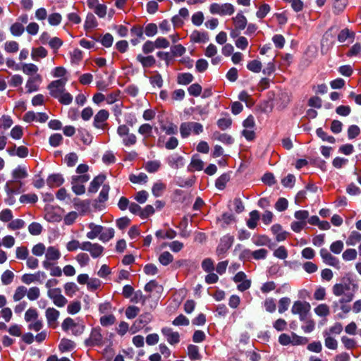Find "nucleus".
I'll list each match as a JSON object with an SVG mask.
<instances>
[{
  "label": "nucleus",
  "mask_w": 361,
  "mask_h": 361,
  "mask_svg": "<svg viewBox=\"0 0 361 361\" xmlns=\"http://www.w3.org/2000/svg\"><path fill=\"white\" fill-rule=\"evenodd\" d=\"M28 176L25 167L18 166L12 171V177L14 180H9L6 183L5 190L8 195H12L16 192L14 187L15 183H19L20 185L22 183L20 181L21 179L27 178Z\"/></svg>",
  "instance_id": "obj_1"
},
{
  "label": "nucleus",
  "mask_w": 361,
  "mask_h": 361,
  "mask_svg": "<svg viewBox=\"0 0 361 361\" xmlns=\"http://www.w3.org/2000/svg\"><path fill=\"white\" fill-rule=\"evenodd\" d=\"M203 131V126L197 122H184L180 124V133L183 137H188L191 133L199 135Z\"/></svg>",
  "instance_id": "obj_2"
},
{
  "label": "nucleus",
  "mask_w": 361,
  "mask_h": 361,
  "mask_svg": "<svg viewBox=\"0 0 361 361\" xmlns=\"http://www.w3.org/2000/svg\"><path fill=\"white\" fill-rule=\"evenodd\" d=\"M61 328L65 331H71L75 336L81 335L85 329L82 323L75 322L72 318L68 317L63 320Z\"/></svg>",
  "instance_id": "obj_3"
},
{
  "label": "nucleus",
  "mask_w": 361,
  "mask_h": 361,
  "mask_svg": "<svg viewBox=\"0 0 361 361\" xmlns=\"http://www.w3.org/2000/svg\"><path fill=\"white\" fill-rule=\"evenodd\" d=\"M45 259L42 262L44 268H49L51 263H56L61 257V254L59 249L55 246H49L45 251Z\"/></svg>",
  "instance_id": "obj_4"
},
{
  "label": "nucleus",
  "mask_w": 361,
  "mask_h": 361,
  "mask_svg": "<svg viewBox=\"0 0 361 361\" xmlns=\"http://www.w3.org/2000/svg\"><path fill=\"white\" fill-rule=\"evenodd\" d=\"M66 82L67 80L65 78L51 82L47 87V89L49 90L50 95L55 99L59 97V96L66 90L65 85Z\"/></svg>",
  "instance_id": "obj_5"
},
{
  "label": "nucleus",
  "mask_w": 361,
  "mask_h": 361,
  "mask_svg": "<svg viewBox=\"0 0 361 361\" xmlns=\"http://www.w3.org/2000/svg\"><path fill=\"white\" fill-rule=\"evenodd\" d=\"M209 11L212 14H219L221 16L223 15H232L235 8L234 6L228 3H226L224 4H219L216 3L212 4L209 6Z\"/></svg>",
  "instance_id": "obj_6"
},
{
  "label": "nucleus",
  "mask_w": 361,
  "mask_h": 361,
  "mask_svg": "<svg viewBox=\"0 0 361 361\" xmlns=\"http://www.w3.org/2000/svg\"><path fill=\"white\" fill-rule=\"evenodd\" d=\"M47 295L59 307H64L68 302L67 299L61 294V290L59 288L48 290Z\"/></svg>",
  "instance_id": "obj_7"
},
{
  "label": "nucleus",
  "mask_w": 361,
  "mask_h": 361,
  "mask_svg": "<svg viewBox=\"0 0 361 361\" xmlns=\"http://www.w3.org/2000/svg\"><path fill=\"white\" fill-rule=\"evenodd\" d=\"M109 116V114L107 110H99L94 116L93 126L97 129H106L108 126L106 121Z\"/></svg>",
  "instance_id": "obj_8"
},
{
  "label": "nucleus",
  "mask_w": 361,
  "mask_h": 361,
  "mask_svg": "<svg viewBox=\"0 0 361 361\" xmlns=\"http://www.w3.org/2000/svg\"><path fill=\"white\" fill-rule=\"evenodd\" d=\"M310 305L307 302L296 301L294 302L291 312L293 314H299L300 319L304 321L310 311Z\"/></svg>",
  "instance_id": "obj_9"
},
{
  "label": "nucleus",
  "mask_w": 361,
  "mask_h": 361,
  "mask_svg": "<svg viewBox=\"0 0 361 361\" xmlns=\"http://www.w3.org/2000/svg\"><path fill=\"white\" fill-rule=\"evenodd\" d=\"M82 250L87 251L93 258L100 257L104 251V247L98 243H92L90 241L82 242Z\"/></svg>",
  "instance_id": "obj_10"
},
{
  "label": "nucleus",
  "mask_w": 361,
  "mask_h": 361,
  "mask_svg": "<svg viewBox=\"0 0 361 361\" xmlns=\"http://www.w3.org/2000/svg\"><path fill=\"white\" fill-rule=\"evenodd\" d=\"M49 119V116L46 113H35L30 111L25 114L23 121L27 123L32 121H38L39 123H45Z\"/></svg>",
  "instance_id": "obj_11"
},
{
  "label": "nucleus",
  "mask_w": 361,
  "mask_h": 361,
  "mask_svg": "<svg viewBox=\"0 0 361 361\" xmlns=\"http://www.w3.org/2000/svg\"><path fill=\"white\" fill-rule=\"evenodd\" d=\"M152 315L149 312H146L140 315L139 318L134 322L132 326L131 329H135L133 333H135L145 327L152 321Z\"/></svg>",
  "instance_id": "obj_12"
},
{
  "label": "nucleus",
  "mask_w": 361,
  "mask_h": 361,
  "mask_svg": "<svg viewBox=\"0 0 361 361\" xmlns=\"http://www.w3.org/2000/svg\"><path fill=\"white\" fill-rule=\"evenodd\" d=\"M42 81V78L39 74H36L35 75L30 76L27 79L25 85L27 92L31 93L32 92L37 91L39 90V87Z\"/></svg>",
  "instance_id": "obj_13"
},
{
  "label": "nucleus",
  "mask_w": 361,
  "mask_h": 361,
  "mask_svg": "<svg viewBox=\"0 0 361 361\" xmlns=\"http://www.w3.org/2000/svg\"><path fill=\"white\" fill-rule=\"evenodd\" d=\"M233 281L235 283H239L238 285V289L242 292L250 288V287L251 286V281L246 279V275L243 271L238 272L235 275V276L233 278Z\"/></svg>",
  "instance_id": "obj_14"
},
{
  "label": "nucleus",
  "mask_w": 361,
  "mask_h": 361,
  "mask_svg": "<svg viewBox=\"0 0 361 361\" xmlns=\"http://www.w3.org/2000/svg\"><path fill=\"white\" fill-rule=\"evenodd\" d=\"M233 243V238L230 235H224L221 238L220 243L216 248V254L220 256L226 253L231 247Z\"/></svg>",
  "instance_id": "obj_15"
},
{
  "label": "nucleus",
  "mask_w": 361,
  "mask_h": 361,
  "mask_svg": "<svg viewBox=\"0 0 361 361\" xmlns=\"http://www.w3.org/2000/svg\"><path fill=\"white\" fill-rule=\"evenodd\" d=\"M320 256L323 262L330 266L338 267L339 265L338 259L333 256L326 248H322L319 251Z\"/></svg>",
  "instance_id": "obj_16"
},
{
  "label": "nucleus",
  "mask_w": 361,
  "mask_h": 361,
  "mask_svg": "<svg viewBox=\"0 0 361 361\" xmlns=\"http://www.w3.org/2000/svg\"><path fill=\"white\" fill-rule=\"evenodd\" d=\"M46 278V274L43 271H37L34 274H25L22 276V281L25 284H30L34 282L42 283V279Z\"/></svg>",
  "instance_id": "obj_17"
},
{
  "label": "nucleus",
  "mask_w": 361,
  "mask_h": 361,
  "mask_svg": "<svg viewBox=\"0 0 361 361\" xmlns=\"http://www.w3.org/2000/svg\"><path fill=\"white\" fill-rule=\"evenodd\" d=\"M103 337L99 328H94L92 330L90 338L86 341L89 345H99L102 343Z\"/></svg>",
  "instance_id": "obj_18"
},
{
  "label": "nucleus",
  "mask_w": 361,
  "mask_h": 361,
  "mask_svg": "<svg viewBox=\"0 0 361 361\" xmlns=\"http://www.w3.org/2000/svg\"><path fill=\"white\" fill-rule=\"evenodd\" d=\"M190 39L193 43H205L209 40V35L206 32L194 30L190 35Z\"/></svg>",
  "instance_id": "obj_19"
},
{
  "label": "nucleus",
  "mask_w": 361,
  "mask_h": 361,
  "mask_svg": "<svg viewBox=\"0 0 361 361\" xmlns=\"http://www.w3.org/2000/svg\"><path fill=\"white\" fill-rule=\"evenodd\" d=\"M169 165L173 169H178L183 166V157L178 154H173L167 158Z\"/></svg>",
  "instance_id": "obj_20"
},
{
  "label": "nucleus",
  "mask_w": 361,
  "mask_h": 361,
  "mask_svg": "<svg viewBox=\"0 0 361 361\" xmlns=\"http://www.w3.org/2000/svg\"><path fill=\"white\" fill-rule=\"evenodd\" d=\"M59 315V311L54 307H49L45 312V316L49 326H54L56 324Z\"/></svg>",
  "instance_id": "obj_21"
},
{
  "label": "nucleus",
  "mask_w": 361,
  "mask_h": 361,
  "mask_svg": "<svg viewBox=\"0 0 361 361\" xmlns=\"http://www.w3.org/2000/svg\"><path fill=\"white\" fill-rule=\"evenodd\" d=\"M162 334L166 337L167 341L170 344H176L179 342V334L174 332L170 328H163L161 329Z\"/></svg>",
  "instance_id": "obj_22"
},
{
  "label": "nucleus",
  "mask_w": 361,
  "mask_h": 361,
  "mask_svg": "<svg viewBox=\"0 0 361 361\" xmlns=\"http://www.w3.org/2000/svg\"><path fill=\"white\" fill-rule=\"evenodd\" d=\"M87 227L90 229V231L87 233V238L90 240L95 239L103 231L102 226L97 225L94 223H90Z\"/></svg>",
  "instance_id": "obj_23"
},
{
  "label": "nucleus",
  "mask_w": 361,
  "mask_h": 361,
  "mask_svg": "<svg viewBox=\"0 0 361 361\" xmlns=\"http://www.w3.org/2000/svg\"><path fill=\"white\" fill-rule=\"evenodd\" d=\"M271 230L276 235V240L278 242L283 241L286 239L288 234V232L283 231L282 227L279 224H274L271 226Z\"/></svg>",
  "instance_id": "obj_24"
},
{
  "label": "nucleus",
  "mask_w": 361,
  "mask_h": 361,
  "mask_svg": "<svg viewBox=\"0 0 361 361\" xmlns=\"http://www.w3.org/2000/svg\"><path fill=\"white\" fill-rule=\"evenodd\" d=\"M106 179L104 175H99L96 176L90 183L88 191L90 192H96L101 185H102Z\"/></svg>",
  "instance_id": "obj_25"
},
{
  "label": "nucleus",
  "mask_w": 361,
  "mask_h": 361,
  "mask_svg": "<svg viewBox=\"0 0 361 361\" xmlns=\"http://www.w3.org/2000/svg\"><path fill=\"white\" fill-rule=\"evenodd\" d=\"M232 20L236 29L242 30L245 28L247 21L245 16L243 13H238L235 17L233 18Z\"/></svg>",
  "instance_id": "obj_26"
},
{
  "label": "nucleus",
  "mask_w": 361,
  "mask_h": 361,
  "mask_svg": "<svg viewBox=\"0 0 361 361\" xmlns=\"http://www.w3.org/2000/svg\"><path fill=\"white\" fill-rule=\"evenodd\" d=\"M63 182L64 179L62 175L59 173L50 175L47 180V183L50 187H59L61 185Z\"/></svg>",
  "instance_id": "obj_27"
},
{
  "label": "nucleus",
  "mask_w": 361,
  "mask_h": 361,
  "mask_svg": "<svg viewBox=\"0 0 361 361\" xmlns=\"http://www.w3.org/2000/svg\"><path fill=\"white\" fill-rule=\"evenodd\" d=\"M47 54V50L43 47L32 48L31 51V57L35 61H38L39 59L45 58Z\"/></svg>",
  "instance_id": "obj_28"
},
{
  "label": "nucleus",
  "mask_w": 361,
  "mask_h": 361,
  "mask_svg": "<svg viewBox=\"0 0 361 361\" xmlns=\"http://www.w3.org/2000/svg\"><path fill=\"white\" fill-rule=\"evenodd\" d=\"M137 60L142 64L144 68L152 67L156 63V59L153 56H144L141 54H138L137 56Z\"/></svg>",
  "instance_id": "obj_29"
},
{
  "label": "nucleus",
  "mask_w": 361,
  "mask_h": 361,
  "mask_svg": "<svg viewBox=\"0 0 361 361\" xmlns=\"http://www.w3.org/2000/svg\"><path fill=\"white\" fill-rule=\"evenodd\" d=\"M22 71L27 75L32 76L37 74L38 67L34 63H23L20 68Z\"/></svg>",
  "instance_id": "obj_30"
},
{
  "label": "nucleus",
  "mask_w": 361,
  "mask_h": 361,
  "mask_svg": "<svg viewBox=\"0 0 361 361\" xmlns=\"http://www.w3.org/2000/svg\"><path fill=\"white\" fill-rule=\"evenodd\" d=\"M166 188V184L159 180L153 185L152 192L155 197H160L162 195Z\"/></svg>",
  "instance_id": "obj_31"
},
{
  "label": "nucleus",
  "mask_w": 361,
  "mask_h": 361,
  "mask_svg": "<svg viewBox=\"0 0 361 361\" xmlns=\"http://www.w3.org/2000/svg\"><path fill=\"white\" fill-rule=\"evenodd\" d=\"M324 337V345L325 346L331 350H336L338 347V341L336 338H333L331 335H329L327 333H323Z\"/></svg>",
  "instance_id": "obj_32"
},
{
  "label": "nucleus",
  "mask_w": 361,
  "mask_h": 361,
  "mask_svg": "<svg viewBox=\"0 0 361 361\" xmlns=\"http://www.w3.org/2000/svg\"><path fill=\"white\" fill-rule=\"evenodd\" d=\"M204 165V162L200 159L197 157H193L189 165L188 170L190 171H201L203 169Z\"/></svg>",
  "instance_id": "obj_33"
},
{
  "label": "nucleus",
  "mask_w": 361,
  "mask_h": 361,
  "mask_svg": "<svg viewBox=\"0 0 361 361\" xmlns=\"http://www.w3.org/2000/svg\"><path fill=\"white\" fill-rule=\"evenodd\" d=\"M259 219V214L258 211L254 210L250 213V219L247 221V226L253 229L257 226V221Z\"/></svg>",
  "instance_id": "obj_34"
},
{
  "label": "nucleus",
  "mask_w": 361,
  "mask_h": 361,
  "mask_svg": "<svg viewBox=\"0 0 361 361\" xmlns=\"http://www.w3.org/2000/svg\"><path fill=\"white\" fill-rule=\"evenodd\" d=\"M193 75L189 73H180L177 78V82L180 85H188L193 80Z\"/></svg>",
  "instance_id": "obj_35"
},
{
  "label": "nucleus",
  "mask_w": 361,
  "mask_h": 361,
  "mask_svg": "<svg viewBox=\"0 0 361 361\" xmlns=\"http://www.w3.org/2000/svg\"><path fill=\"white\" fill-rule=\"evenodd\" d=\"M350 289L347 284L336 283L333 286V293L336 296H341Z\"/></svg>",
  "instance_id": "obj_36"
},
{
  "label": "nucleus",
  "mask_w": 361,
  "mask_h": 361,
  "mask_svg": "<svg viewBox=\"0 0 361 361\" xmlns=\"http://www.w3.org/2000/svg\"><path fill=\"white\" fill-rule=\"evenodd\" d=\"M244 252H250L252 257L257 260L264 259L267 257L268 254V250L264 248H261L253 252H250V250H245Z\"/></svg>",
  "instance_id": "obj_37"
},
{
  "label": "nucleus",
  "mask_w": 361,
  "mask_h": 361,
  "mask_svg": "<svg viewBox=\"0 0 361 361\" xmlns=\"http://www.w3.org/2000/svg\"><path fill=\"white\" fill-rule=\"evenodd\" d=\"M78 161V156L75 152L66 154L64 157V162L68 167H73Z\"/></svg>",
  "instance_id": "obj_38"
},
{
  "label": "nucleus",
  "mask_w": 361,
  "mask_h": 361,
  "mask_svg": "<svg viewBox=\"0 0 361 361\" xmlns=\"http://www.w3.org/2000/svg\"><path fill=\"white\" fill-rule=\"evenodd\" d=\"M10 31L13 35L19 37L22 35V34L24 32L25 27L24 25H22V23H20V22L16 21L11 26Z\"/></svg>",
  "instance_id": "obj_39"
},
{
  "label": "nucleus",
  "mask_w": 361,
  "mask_h": 361,
  "mask_svg": "<svg viewBox=\"0 0 361 361\" xmlns=\"http://www.w3.org/2000/svg\"><path fill=\"white\" fill-rule=\"evenodd\" d=\"M247 68L253 73H259L262 70V64L260 61L255 59L247 63Z\"/></svg>",
  "instance_id": "obj_40"
},
{
  "label": "nucleus",
  "mask_w": 361,
  "mask_h": 361,
  "mask_svg": "<svg viewBox=\"0 0 361 361\" xmlns=\"http://www.w3.org/2000/svg\"><path fill=\"white\" fill-rule=\"evenodd\" d=\"M214 136L219 141L227 145H231L233 142V137L230 135H228L226 133H220L219 132H216L214 134Z\"/></svg>",
  "instance_id": "obj_41"
},
{
  "label": "nucleus",
  "mask_w": 361,
  "mask_h": 361,
  "mask_svg": "<svg viewBox=\"0 0 361 361\" xmlns=\"http://www.w3.org/2000/svg\"><path fill=\"white\" fill-rule=\"evenodd\" d=\"M188 221V217L184 216L179 224L178 227L180 228V235L182 238H188L190 235V232L187 230Z\"/></svg>",
  "instance_id": "obj_42"
},
{
  "label": "nucleus",
  "mask_w": 361,
  "mask_h": 361,
  "mask_svg": "<svg viewBox=\"0 0 361 361\" xmlns=\"http://www.w3.org/2000/svg\"><path fill=\"white\" fill-rule=\"evenodd\" d=\"M173 260V255L168 251L162 252L159 257V262L164 266L169 265Z\"/></svg>",
  "instance_id": "obj_43"
},
{
  "label": "nucleus",
  "mask_w": 361,
  "mask_h": 361,
  "mask_svg": "<svg viewBox=\"0 0 361 361\" xmlns=\"http://www.w3.org/2000/svg\"><path fill=\"white\" fill-rule=\"evenodd\" d=\"M161 166V163L159 161H149L145 164V169L149 173H154L157 172Z\"/></svg>",
  "instance_id": "obj_44"
},
{
  "label": "nucleus",
  "mask_w": 361,
  "mask_h": 361,
  "mask_svg": "<svg viewBox=\"0 0 361 361\" xmlns=\"http://www.w3.org/2000/svg\"><path fill=\"white\" fill-rule=\"evenodd\" d=\"M361 240V234L357 231H352L348 236L346 244L348 245H355Z\"/></svg>",
  "instance_id": "obj_45"
},
{
  "label": "nucleus",
  "mask_w": 361,
  "mask_h": 361,
  "mask_svg": "<svg viewBox=\"0 0 361 361\" xmlns=\"http://www.w3.org/2000/svg\"><path fill=\"white\" fill-rule=\"evenodd\" d=\"M27 293V288L20 286L16 288L15 293L13 295V299L15 302L20 301L21 299H23Z\"/></svg>",
  "instance_id": "obj_46"
},
{
  "label": "nucleus",
  "mask_w": 361,
  "mask_h": 361,
  "mask_svg": "<svg viewBox=\"0 0 361 361\" xmlns=\"http://www.w3.org/2000/svg\"><path fill=\"white\" fill-rule=\"evenodd\" d=\"M64 290L66 295L72 297L78 290V288L75 283L68 282L64 285Z\"/></svg>",
  "instance_id": "obj_47"
},
{
  "label": "nucleus",
  "mask_w": 361,
  "mask_h": 361,
  "mask_svg": "<svg viewBox=\"0 0 361 361\" xmlns=\"http://www.w3.org/2000/svg\"><path fill=\"white\" fill-rule=\"evenodd\" d=\"M314 312L319 317H326L329 314V307L326 304H320L314 308Z\"/></svg>",
  "instance_id": "obj_48"
},
{
  "label": "nucleus",
  "mask_w": 361,
  "mask_h": 361,
  "mask_svg": "<svg viewBox=\"0 0 361 361\" xmlns=\"http://www.w3.org/2000/svg\"><path fill=\"white\" fill-rule=\"evenodd\" d=\"M97 25V21L95 16L92 13L87 15L84 27L86 30L92 29Z\"/></svg>",
  "instance_id": "obj_49"
},
{
  "label": "nucleus",
  "mask_w": 361,
  "mask_h": 361,
  "mask_svg": "<svg viewBox=\"0 0 361 361\" xmlns=\"http://www.w3.org/2000/svg\"><path fill=\"white\" fill-rule=\"evenodd\" d=\"M341 343L347 349L351 350L357 347V342L354 338L343 336L341 337Z\"/></svg>",
  "instance_id": "obj_50"
},
{
  "label": "nucleus",
  "mask_w": 361,
  "mask_h": 361,
  "mask_svg": "<svg viewBox=\"0 0 361 361\" xmlns=\"http://www.w3.org/2000/svg\"><path fill=\"white\" fill-rule=\"evenodd\" d=\"M230 180V176L227 173H224L219 176L216 180V186L219 190H222L226 187V183Z\"/></svg>",
  "instance_id": "obj_51"
},
{
  "label": "nucleus",
  "mask_w": 361,
  "mask_h": 361,
  "mask_svg": "<svg viewBox=\"0 0 361 361\" xmlns=\"http://www.w3.org/2000/svg\"><path fill=\"white\" fill-rule=\"evenodd\" d=\"M308 343L306 337L298 336L295 333L291 334V344L293 345H305Z\"/></svg>",
  "instance_id": "obj_52"
},
{
  "label": "nucleus",
  "mask_w": 361,
  "mask_h": 361,
  "mask_svg": "<svg viewBox=\"0 0 361 361\" xmlns=\"http://www.w3.org/2000/svg\"><path fill=\"white\" fill-rule=\"evenodd\" d=\"M138 133L145 137H149L152 134V126L149 123H145L140 126Z\"/></svg>",
  "instance_id": "obj_53"
},
{
  "label": "nucleus",
  "mask_w": 361,
  "mask_h": 361,
  "mask_svg": "<svg viewBox=\"0 0 361 361\" xmlns=\"http://www.w3.org/2000/svg\"><path fill=\"white\" fill-rule=\"evenodd\" d=\"M26 295L30 300H36L40 295L39 288L36 286L30 288L28 290L27 289Z\"/></svg>",
  "instance_id": "obj_54"
},
{
  "label": "nucleus",
  "mask_w": 361,
  "mask_h": 361,
  "mask_svg": "<svg viewBox=\"0 0 361 361\" xmlns=\"http://www.w3.org/2000/svg\"><path fill=\"white\" fill-rule=\"evenodd\" d=\"M81 310V303L78 300L71 302L67 306V311L69 314H75L79 312Z\"/></svg>",
  "instance_id": "obj_55"
},
{
  "label": "nucleus",
  "mask_w": 361,
  "mask_h": 361,
  "mask_svg": "<svg viewBox=\"0 0 361 361\" xmlns=\"http://www.w3.org/2000/svg\"><path fill=\"white\" fill-rule=\"evenodd\" d=\"M355 33L353 32H350L349 29L345 28L342 30L338 35V40L340 42H344L348 38H354Z\"/></svg>",
  "instance_id": "obj_56"
},
{
  "label": "nucleus",
  "mask_w": 361,
  "mask_h": 361,
  "mask_svg": "<svg viewBox=\"0 0 361 361\" xmlns=\"http://www.w3.org/2000/svg\"><path fill=\"white\" fill-rule=\"evenodd\" d=\"M28 231L32 235H38L42 231V226L39 223L32 222L28 226Z\"/></svg>",
  "instance_id": "obj_57"
},
{
  "label": "nucleus",
  "mask_w": 361,
  "mask_h": 361,
  "mask_svg": "<svg viewBox=\"0 0 361 361\" xmlns=\"http://www.w3.org/2000/svg\"><path fill=\"white\" fill-rule=\"evenodd\" d=\"M46 249L43 243H39L32 247V253L36 257H41L45 254Z\"/></svg>",
  "instance_id": "obj_58"
},
{
  "label": "nucleus",
  "mask_w": 361,
  "mask_h": 361,
  "mask_svg": "<svg viewBox=\"0 0 361 361\" xmlns=\"http://www.w3.org/2000/svg\"><path fill=\"white\" fill-rule=\"evenodd\" d=\"M71 188L73 192L77 195H80L85 193V188L83 184L78 183L71 180Z\"/></svg>",
  "instance_id": "obj_59"
},
{
  "label": "nucleus",
  "mask_w": 361,
  "mask_h": 361,
  "mask_svg": "<svg viewBox=\"0 0 361 361\" xmlns=\"http://www.w3.org/2000/svg\"><path fill=\"white\" fill-rule=\"evenodd\" d=\"M188 356L191 360H200L201 357L199 354L198 347L194 345H190L188 347Z\"/></svg>",
  "instance_id": "obj_60"
},
{
  "label": "nucleus",
  "mask_w": 361,
  "mask_h": 361,
  "mask_svg": "<svg viewBox=\"0 0 361 361\" xmlns=\"http://www.w3.org/2000/svg\"><path fill=\"white\" fill-rule=\"evenodd\" d=\"M4 49L8 53H16L19 49L18 43L16 41H8L4 44Z\"/></svg>",
  "instance_id": "obj_61"
},
{
  "label": "nucleus",
  "mask_w": 361,
  "mask_h": 361,
  "mask_svg": "<svg viewBox=\"0 0 361 361\" xmlns=\"http://www.w3.org/2000/svg\"><path fill=\"white\" fill-rule=\"evenodd\" d=\"M271 8L269 4H263L259 7L258 11L256 13V16L258 18H264L270 11Z\"/></svg>",
  "instance_id": "obj_62"
},
{
  "label": "nucleus",
  "mask_w": 361,
  "mask_h": 361,
  "mask_svg": "<svg viewBox=\"0 0 361 361\" xmlns=\"http://www.w3.org/2000/svg\"><path fill=\"white\" fill-rule=\"evenodd\" d=\"M82 59V52L79 49H75L71 53V61L72 63L78 64Z\"/></svg>",
  "instance_id": "obj_63"
},
{
  "label": "nucleus",
  "mask_w": 361,
  "mask_h": 361,
  "mask_svg": "<svg viewBox=\"0 0 361 361\" xmlns=\"http://www.w3.org/2000/svg\"><path fill=\"white\" fill-rule=\"evenodd\" d=\"M62 16L59 13H54L48 16V22L52 26H56L61 23Z\"/></svg>",
  "instance_id": "obj_64"
}]
</instances>
